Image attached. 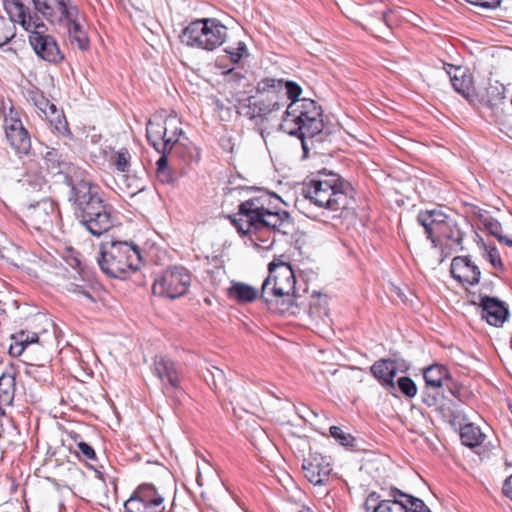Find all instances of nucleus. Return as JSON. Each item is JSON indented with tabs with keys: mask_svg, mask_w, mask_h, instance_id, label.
I'll list each match as a JSON object with an SVG mask.
<instances>
[{
	"mask_svg": "<svg viewBox=\"0 0 512 512\" xmlns=\"http://www.w3.org/2000/svg\"><path fill=\"white\" fill-rule=\"evenodd\" d=\"M258 298L273 313L298 315L303 311L314 320L328 315L326 298L316 291L308 295L306 287L301 293L290 264L280 260L268 264V276Z\"/></svg>",
	"mask_w": 512,
	"mask_h": 512,
	"instance_id": "obj_1",
	"label": "nucleus"
},
{
	"mask_svg": "<svg viewBox=\"0 0 512 512\" xmlns=\"http://www.w3.org/2000/svg\"><path fill=\"white\" fill-rule=\"evenodd\" d=\"M355 190L351 183L339 174L326 169L317 171L305 180L301 186L300 196L295 201L298 210L305 211L307 205L334 213L333 218L341 217L354 202Z\"/></svg>",
	"mask_w": 512,
	"mask_h": 512,
	"instance_id": "obj_2",
	"label": "nucleus"
},
{
	"mask_svg": "<svg viewBox=\"0 0 512 512\" xmlns=\"http://www.w3.org/2000/svg\"><path fill=\"white\" fill-rule=\"evenodd\" d=\"M323 110L313 99L294 100L287 105L280 129L301 140L303 156L307 157L314 138L323 130Z\"/></svg>",
	"mask_w": 512,
	"mask_h": 512,
	"instance_id": "obj_3",
	"label": "nucleus"
},
{
	"mask_svg": "<svg viewBox=\"0 0 512 512\" xmlns=\"http://www.w3.org/2000/svg\"><path fill=\"white\" fill-rule=\"evenodd\" d=\"M97 262L107 276L122 278L137 271L142 259L139 247L132 242L106 241L100 245Z\"/></svg>",
	"mask_w": 512,
	"mask_h": 512,
	"instance_id": "obj_4",
	"label": "nucleus"
},
{
	"mask_svg": "<svg viewBox=\"0 0 512 512\" xmlns=\"http://www.w3.org/2000/svg\"><path fill=\"white\" fill-rule=\"evenodd\" d=\"M365 512H431L424 501L396 487L382 493L370 492L363 505Z\"/></svg>",
	"mask_w": 512,
	"mask_h": 512,
	"instance_id": "obj_5",
	"label": "nucleus"
},
{
	"mask_svg": "<svg viewBox=\"0 0 512 512\" xmlns=\"http://www.w3.org/2000/svg\"><path fill=\"white\" fill-rule=\"evenodd\" d=\"M301 87L293 82L282 79L265 78L258 82V117H265L268 114L280 110L286 100H301Z\"/></svg>",
	"mask_w": 512,
	"mask_h": 512,
	"instance_id": "obj_6",
	"label": "nucleus"
},
{
	"mask_svg": "<svg viewBox=\"0 0 512 512\" xmlns=\"http://www.w3.org/2000/svg\"><path fill=\"white\" fill-rule=\"evenodd\" d=\"M227 38V27L215 18H203L192 21L181 36L188 46L212 51L220 47Z\"/></svg>",
	"mask_w": 512,
	"mask_h": 512,
	"instance_id": "obj_7",
	"label": "nucleus"
},
{
	"mask_svg": "<svg viewBox=\"0 0 512 512\" xmlns=\"http://www.w3.org/2000/svg\"><path fill=\"white\" fill-rule=\"evenodd\" d=\"M357 22L372 34L380 36L399 23V15L383 0H366L357 8Z\"/></svg>",
	"mask_w": 512,
	"mask_h": 512,
	"instance_id": "obj_8",
	"label": "nucleus"
},
{
	"mask_svg": "<svg viewBox=\"0 0 512 512\" xmlns=\"http://www.w3.org/2000/svg\"><path fill=\"white\" fill-rule=\"evenodd\" d=\"M152 373L160 383L165 396L181 403L186 393L182 386L183 369L181 364L164 355H157L152 365Z\"/></svg>",
	"mask_w": 512,
	"mask_h": 512,
	"instance_id": "obj_9",
	"label": "nucleus"
},
{
	"mask_svg": "<svg viewBox=\"0 0 512 512\" xmlns=\"http://www.w3.org/2000/svg\"><path fill=\"white\" fill-rule=\"evenodd\" d=\"M190 284V272L182 266H173L155 279L152 291L154 295L175 299L186 294Z\"/></svg>",
	"mask_w": 512,
	"mask_h": 512,
	"instance_id": "obj_10",
	"label": "nucleus"
},
{
	"mask_svg": "<svg viewBox=\"0 0 512 512\" xmlns=\"http://www.w3.org/2000/svg\"><path fill=\"white\" fill-rule=\"evenodd\" d=\"M280 203L277 194L258 187V241L260 233L276 231L283 224L285 212H281Z\"/></svg>",
	"mask_w": 512,
	"mask_h": 512,
	"instance_id": "obj_11",
	"label": "nucleus"
},
{
	"mask_svg": "<svg viewBox=\"0 0 512 512\" xmlns=\"http://www.w3.org/2000/svg\"><path fill=\"white\" fill-rule=\"evenodd\" d=\"M125 512H164V497L151 483L140 484L124 503Z\"/></svg>",
	"mask_w": 512,
	"mask_h": 512,
	"instance_id": "obj_12",
	"label": "nucleus"
},
{
	"mask_svg": "<svg viewBox=\"0 0 512 512\" xmlns=\"http://www.w3.org/2000/svg\"><path fill=\"white\" fill-rule=\"evenodd\" d=\"M57 205L50 199H43L31 205L26 212L29 225L38 231L49 232L59 219Z\"/></svg>",
	"mask_w": 512,
	"mask_h": 512,
	"instance_id": "obj_13",
	"label": "nucleus"
},
{
	"mask_svg": "<svg viewBox=\"0 0 512 512\" xmlns=\"http://www.w3.org/2000/svg\"><path fill=\"white\" fill-rule=\"evenodd\" d=\"M112 206L104 201L85 209L80 215L81 223L94 236L106 233L112 226Z\"/></svg>",
	"mask_w": 512,
	"mask_h": 512,
	"instance_id": "obj_14",
	"label": "nucleus"
},
{
	"mask_svg": "<svg viewBox=\"0 0 512 512\" xmlns=\"http://www.w3.org/2000/svg\"><path fill=\"white\" fill-rule=\"evenodd\" d=\"M29 42L35 53L43 60L53 64L63 61L64 55L55 39L40 29H31Z\"/></svg>",
	"mask_w": 512,
	"mask_h": 512,
	"instance_id": "obj_15",
	"label": "nucleus"
},
{
	"mask_svg": "<svg viewBox=\"0 0 512 512\" xmlns=\"http://www.w3.org/2000/svg\"><path fill=\"white\" fill-rule=\"evenodd\" d=\"M43 160L47 172L53 177L61 178L64 183L71 181L73 175L82 174L77 166L55 148H49L44 154Z\"/></svg>",
	"mask_w": 512,
	"mask_h": 512,
	"instance_id": "obj_16",
	"label": "nucleus"
},
{
	"mask_svg": "<svg viewBox=\"0 0 512 512\" xmlns=\"http://www.w3.org/2000/svg\"><path fill=\"white\" fill-rule=\"evenodd\" d=\"M5 135L11 147L19 155H27L31 150V138L19 118L5 119Z\"/></svg>",
	"mask_w": 512,
	"mask_h": 512,
	"instance_id": "obj_17",
	"label": "nucleus"
},
{
	"mask_svg": "<svg viewBox=\"0 0 512 512\" xmlns=\"http://www.w3.org/2000/svg\"><path fill=\"white\" fill-rule=\"evenodd\" d=\"M447 73L454 90L471 104H475L477 95L473 86L472 74L466 68L453 65H450Z\"/></svg>",
	"mask_w": 512,
	"mask_h": 512,
	"instance_id": "obj_18",
	"label": "nucleus"
},
{
	"mask_svg": "<svg viewBox=\"0 0 512 512\" xmlns=\"http://www.w3.org/2000/svg\"><path fill=\"white\" fill-rule=\"evenodd\" d=\"M302 468L306 479L314 485H323L332 471L329 460L320 454L305 459Z\"/></svg>",
	"mask_w": 512,
	"mask_h": 512,
	"instance_id": "obj_19",
	"label": "nucleus"
},
{
	"mask_svg": "<svg viewBox=\"0 0 512 512\" xmlns=\"http://www.w3.org/2000/svg\"><path fill=\"white\" fill-rule=\"evenodd\" d=\"M451 275L463 285L473 286L480 280V269L467 256L454 257L450 267Z\"/></svg>",
	"mask_w": 512,
	"mask_h": 512,
	"instance_id": "obj_20",
	"label": "nucleus"
},
{
	"mask_svg": "<svg viewBox=\"0 0 512 512\" xmlns=\"http://www.w3.org/2000/svg\"><path fill=\"white\" fill-rule=\"evenodd\" d=\"M423 377L427 389H439L446 386L454 397H459V388L452 382L445 366L433 364L424 370Z\"/></svg>",
	"mask_w": 512,
	"mask_h": 512,
	"instance_id": "obj_21",
	"label": "nucleus"
},
{
	"mask_svg": "<svg viewBox=\"0 0 512 512\" xmlns=\"http://www.w3.org/2000/svg\"><path fill=\"white\" fill-rule=\"evenodd\" d=\"M481 317L488 324L500 327L507 320L509 311L506 305L494 297L484 296L480 300Z\"/></svg>",
	"mask_w": 512,
	"mask_h": 512,
	"instance_id": "obj_22",
	"label": "nucleus"
},
{
	"mask_svg": "<svg viewBox=\"0 0 512 512\" xmlns=\"http://www.w3.org/2000/svg\"><path fill=\"white\" fill-rule=\"evenodd\" d=\"M448 220L449 217L437 209L421 211L417 216L418 223L424 227L427 238L431 240L434 247L437 246V235Z\"/></svg>",
	"mask_w": 512,
	"mask_h": 512,
	"instance_id": "obj_23",
	"label": "nucleus"
},
{
	"mask_svg": "<svg viewBox=\"0 0 512 512\" xmlns=\"http://www.w3.org/2000/svg\"><path fill=\"white\" fill-rule=\"evenodd\" d=\"M23 2L22 0H13L6 4L5 8L10 16L8 21L13 24L19 23L26 31L44 28V24L39 22V18L31 16Z\"/></svg>",
	"mask_w": 512,
	"mask_h": 512,
	"instance_id": "obj_24",
	"label": "nucleus"
},
{
	"mask_svg": "<svg viewBox=\"0 0 512 512\" xmlns=\"http://www.w3.org/2000/svg\"><path fill=\"white\" fill-rule=\"evenodd\" d=\"M397 369L396 360L383 358L374 362L370 367V372L386 390L392 392L396 389L394 378Z\"/></svg>",
	"mask_w": 512,
	"mask_h": 512,
	"instance_id": "obj_25",
	"label": "nucleus"
},
{
	"mask_svg": "<svg viewBox=\"0 0 512 512\" xmlns=\"http://www.w3.org/2000/svg\"><path fill=\"white\" fill-rule=\"evenodd\" d=\"M254 201L249 199L239 205V212L229 216L231 223L241 235H246L256 229V208Z\"/></svg>",
	"mask_w": 512,
	"mask_h": 512,
	"instance_id": "obj_26",
	"label": "nucleus"
},
{
	"mask_svg": "<svg viewBox=\"0 0 512 512\" xmlns=\"http://www.w3.org/2000/svg\"><path fill=\"white\" fill-rule=\"evenodd\" d=\"M506 88L503 84L499 82L490 83L486 90L485 94L476 101H479L483 106L491 110L493 115L496 117L503 114V105L505 104L506 99Z\"/></svg>",
	"mask_w": 512,
	"mask_h": 512,
	"instance_id": "obj_27",
	"label": "nucleus"
},
{
	"mask_svg": "<svg viewBox=\"0 0 512 512\" xmlns=\"http://www.w3.org/2000/svg\"><path fill=\"white\" fill-rule=\"evenodd\" d=\"M81 176L82 174H75L71 177V181L65 182L70 187L69 201L72 202L75 208L84 203L82 200L95 186L90 181L82 179Z\"/></svg>",
	"mask_w": 512,
	"mask_h": 512,
	"instance_id": "obj_28",
	"label": "nucleus"
},
{
	"mask_svg": "<svg viewBox=\"0 0 512 512\" xmlns=\"http://www.w3.org/2000/svg\"><path fill=\"white\" fill-rule=\"evenodd\" d=\"M36 107L42 111L47 117L49 115V112L51 115L55 116V123L54 128L60 133L65 134L68 132V124L67 121L64 119L63 115H61L58 110L56 109V106L52 103H50L42 94L37 93L32 97Z\"/></svg>",
	"mask_w": 512,
	"mask_h": 512,
	"instance_id": "obj_29",
	"label": "nucleus"
},
{
	"mask_svg": "<svg viewBox=\"0 0 512 512\" xmlns=\"http://www.w3.org/2000/svg\"><path fill=\"white\" fill-rule=\"evenodd\" d=\"M146 137L157 152L167 153L164 122L149 120L146 126Z\"/></svg>",
	"mask_w": 512,
	"mask_h": 512,
	"instance_id": "obj_30",
	"label": "nucleus"
},
{
	"mask_svg": "<svg viewBox=\"0 0 512 512\" xmlns=\"http://www.w3.org/2000/svg\"><path fill=\"white\" fill-rule=\"evenodd\" d=\"M39 339L38 334L30 331H20L11 336L12 343L9 346V354L11 356H20L24 349L32 343L37 342Z\"/></svg>",
	"mask_w": 512,
	"mask_h": 512,
	"instance_id": "obj_31",
	"label": "nucleus"
},
{
	"mask_svg": "<svg viewBox=\"0 0 512 512\" xmlns=\"http://www.w3.org/2000/svg\"><path fill=\"white\" fill-rule=\"evenodd\" d=\"M478 218L485 229L497 238L500 243L512 247V239L502 234V225L497 219L490 216L487 212H480Z\"/></svg>",
	"mask_w": 512,
	"mask_h": 512,
	"instance_id": "obj_32",
	"label": "nucleus"
},
{
	"mask_svg": "<svg viewBox=\"0 0 512 512\" xmlns=\"http://www.w3.org/2000/svg\"><path fill=\"white\" fill-rule=\"evenodd\" d=\"M180 120L176 115H169L164 120L167 153L178 143L183 130L180 127Z\"/></svg>",
	"mask_w": 512,
	"mask_h": 512,
	"instance_id": "obj_33",
	"label": "nucleus"
},
{
	"mask_svg": "<svg viewBox=\"0 0 512 512\" xmlns=\"http://www.w3.org/2000/svg\"><path fill=\"white\" fill-rule=\"evenodd\" d=\"M228 296L238 303H249L256 299V289L243 282H232Z\"/></svg>",
	"mask_w": 512,
	"mask_h": 512,
	"instance_id": "obj_34",
	"label": "nucleus"
},
{
	"mask_svg": "<svg viewBox=\"0 0 512 512\" xmlns=\"http://www.w3.org/2000/svg\"><path fill=\"white\" fill-rule=\"evenodd\" d=\"M440 237L446 238L447 240L451 241L452 246L459 247L460 250L463 249L462 241L464 233L452 219L449 218L445 226L437 235V243L439 242Z\"/></svg>",
	"mask_w": 512,
	"mask_h": 512,
	"instance_id": "obj_35",
	"label": "nucleus"
},
{
	"mask_svg": "<svg viewBox=\"0 0 512 512\" xmlns=\"http://www.w3.org/2000/svg\"><path fill=\"white\" fill-rule=\"evenodd\" d=\"M460 437L462 443L465 446L472 448L480 445L483 442L485 436L479 427L469 423L461 427Z\"/></svg>",
	"mask_w": 512,
	"mask_h": 512,
	"instance_id": "obj_36",
	"label": "nucleus"
},
{
	"mask_svg": "<svg viewBox=\"0 0 512 512\" xmlns=\"http://www.w3.org/2000/svg\"><path fill=\"white\" fill-rule=\"evenodd\" d=\"M236 109L240 116L246 117L251 121L254 120L256 117V98L252 95H244L239 98Z\"/></svg>",
	"mask_w": 512,
	"mask_h": 512,
	"instance_id": "obj_37",
	"label": "nucleus"
},
{
	"mask_svg": "<svg viewBox=\"0 0 512 512\" xmlns=\"http://www.w3.org/2000/svg\"><path fill=\"white\" fill-rule=\"evenodd\" d=\"M111 161L119 172L128 173L131 166V154L126 148H121L112 157Z\"/></svg>",
	"mask_w": 512,
	"mask_h": 512,
	"instance_id": "obj_38",
	"label": "nucleus"
},
{
	"mask_svg": "<svg viewBox=\"0 0 512 512\" xmlns=\"http://www.w3.org/2000/svg\"><path fill=\"white\" fill-rule=\"evenodd\" d=\"M204 379L214 390L226 384L224 371L215 366H212V369H207V374H204Z\"/></svg>",
	"mask_w": 512,
	"mask_h": 512,
	"instance_id": "obj_39",
	"label": "nucleus"
},
{
	"mask_svg": "<svg viewBox=\"0 0 512 512\" xmlns=\"http://www.w3.org/2000/svg\"><path fill=\"white\" fill-rule=\"evenodd\" d=\"M330 435L342 446L353 448L355 446V438L348 432H345L341 427L331 426Z\"/></svg>",
	"mask_w": 512,
	"mask_h": 512,
	"instance_id": "obj_40",
	"label": "nucleus"
},
{
	"mask_svg": "<svg viewBox=\"0 0 512 512\" xmlns=\"http://www.w3.org/2000/svg\"><path fill=\"white\" fill-rule=\"evenodd\" d=\"M160 153H161V157L156 162V165H157V169H156L157 178L162 183H170V182H172L173 177H172V174H171V172H170V170L168 168V159H167V156H166L167 153H164V152H160Z\"/></svg>",
	"mask_w": 512,
	"mask_h": 512,
	"instance_id": "obj_41",
	"label": "nucleus"
},
{
	"mask_svg": "<svg viewBox=\"0 0 512 512\" xmlns=\"http://www.w3.org/2000/svg\"><path fill=\"white\" fill-rule=\"evenodd\" d=\"M84 203L79 204L76 207V211L81 214L85 211V209L90 208L91 206L98 205L99 203L103 202L104 200L101 198L99 194V188L98 186H94L93 189L87 194V196L82 200Z\"/></svg>",
	"mask_w": 512,
	"mask_h": 512,
	"instance_id": "obj_42",
	"label": "nucleus"
},
{
	"mask_svg": "<svg viewBox=\"0 0 512 512\" xmlns=\"http://www.w3.org/2000/svg\"><path fill=\"white\" fill-rule=\"evenodd\" d=\"M15 36V24L0 18V47H3Z\"/></svg>",
	"mask_w": 512,
	"mask_h": 512,
	"instance_id": "obj_43",
	"label": "nucleus"
},
{
	"mask_svg": "<svg viewBox=\"0 0 512 512\" xmlns=\"http://www.w3.org/2000/svg\"><path fill=\"white\" fill-rule=\"evenodd\" d=\"M399 390L407 397L412 398L417 394V386L410 377H400L397 380Z\"/></svg>",
	"mask_w": 512,
	"mask_h": 512,
	"instance_id": "obj_44",
	"label": "nucleus"
},
{
	"mask_svg": "<svg viewBox=\"0 0 512 512\" xmlns=\"http://www.w3.org/2000/svg\"><path fill=\"white\" fill-rule=\"evenodd\" d=\"M224 51L229 55L232 63H238L243 56L247 55V47L243 42H239L236 48L229 47Z\"/></svg>",
	"mask_w": 512,
	"mask_h": 512,
	"instance_id": "obj_45",
	"label": "nucleus"
},
{
	"mask_svg": "<svg viewBox=\"0 0 512 512\" xmlns=\"http://www.w3.org/2000/svg\"><path fill=\"white\" fill-rule=\"evenodd\" d=\"M275 242V231L266 230L260 233V240L258 241V249H269Z\"/></svg>",
	"mask_w": 512,
	"mask_h": 512,
	"instance_id": "obj_46",
	"label": "nucleus"
},
{
	"mask_svg": "<svg viewBox=\"0 0 512 512\" xmlns=\"http://www.w3.org/2000/svg\"><path fill=\"white\" fill-rule=\"evenodd\" d=\"M78 449L79 452L87 459V460H95L96 459V453L94 449L86 442H79L78 443Z\"/></svg>",
	"mask_w": 512,
	"mask_h": 512,
	"instance_id": "obj_47",
	"label": "nucleus"
},
{
	"mask_svg": "<svg viewBox=\"0 0 512 512\" xmlns=\"http://www.w3.org/2000/svg\"><path fill=\"white\" fill-rule=\"evenodd\" d=\"M487 254H488V259H489L490 263L495 268H497V267L502 268V261H501L499 252L496 247L487 248Z\"/></svg>",
	"mask_w": 512,
	"mask_h": 512,
	"instance_id": "obj_48",
	"label": "nucleus"
},
{
	"mask_svg": "<svg viewBox=\"0 0 512 512\" xmlns=\"http://www.w3.org/2000/svg\"><path fill=\"white\" fill-rule=\"evenodd\" d=\"M244 190H245V188L240 187V186H238V187L226 186L224 188V195H225L226 199H228L229 197L240 196Z\"/></svg>",
	"mask_w": 512,
	"mask_h": 512,
	"instance_id": "obj_49",
	"label": "nucleus"
},
{
	"mask_svg": "<svg viewBox=\"0 0 512 512\" xmlns=\"http://www.w3.org/2000/svg\"><path fill=\"white\" fill-rule=\"evenodd\" d=\"M69 291L75 293V294H79V295H83L84 297L92 300V296L90 295V293L88 291H86L82 286L80 285H77V284H70V287L68 288Z\"/></svg>",
	"mask_w": 512,
	"mask_h": 512,
	"instance_id": "obj_50",
	"label": "nucleus"
},
{
	"mask_svg": "<svg viewBox=\"0 0 512 512\" xmlns=\"http://www.w3.org/2000/svg\"><path fill=\"white\" fill-rule=\"evenodd\" d=\"M503 493L512 500V474L504 481Z\"/></svg>",
	"mask_w": 512,
	"mask_h": 512,
	"instance_id": "obj_51",
	"label": "nucleus"
},
{
	"mask_svg": "<svg viewBox=\"0 0 512 512\" xmlns=\"http://www.w3.org/2000/svg\"><path fill=\"white\" fill-rule=\"evenodd\" d=\"M425 402L428 404V406L434 405L436 402V397L432 396L431 401L425 400Z\"/></svg>",
	"mask_w": 512,
	"mask_h": 512,
	"instance_id": "obj_52",
	"label": "nucleus"
},
{
	"mask_svg": "<svg viewBox=\"0 0 512 512\" xmlns=\"http://www.w3.org/2000/svg\"><path fill=\"white\" fill-rule=\"evenodd\" d=\"M298 512H314L311 508L303 506Z\"/></svg>",
	"mask_w": 512,
	"mask_h": 512,
	"instance_id": "obj_53",
	"label": "nucleus"
},
{
	"mask_svg": "<svg viewBox=\"0 0 512 512\" xmlns=\"http://www.w3.org/2000/svg\"><path fill=\"white\" fill-rule=\"evenodd\" d=\"M95 472L97 473V476H98L99 478H102V474H101V472H100V471L95 470Z\"/></svg>",
	"mask_w": 512,
	"mask_h": 512,
	"instance_id": "obj_54",
	"label": "nucleus"
}]
</instances>
